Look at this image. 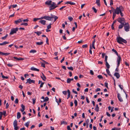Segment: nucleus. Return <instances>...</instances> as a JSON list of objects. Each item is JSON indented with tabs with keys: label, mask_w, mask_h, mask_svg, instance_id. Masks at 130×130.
Returning a JSON list of instances; mask_svg holds the SVG:
<instances>
[{
	"label": "nucleus",
	"mask_w": 130,
	"mask_h": 130,
	"mask_svg": "<svg viewBox=\"0 0 130 130\" xmlns=\"http://www.w3.org/2000/svg\"><path fill=\"white\" fill-rule=\"evenodd\" d=\"M116 39L117 42L120 44H123L122 42L125 43H126L127 42V41L126 40L123 39L120 37H117Z\"/></svg>",
	"instance_id": "nucleus-1"
},
{
	"label": "nucleus",
	"mask_w": 130,
	"mask_h": 130,
	"mask_svg": "<svg viewBox=\"0 0 130 130\" xmlns=\"http://www.w3.org/2000/svg\"><path fill=\"white\" fill-rule=\"evenodd\" d=\"M122 6H120L119 7H117L116 9L113 8L112 7V8L113 10L115 12H114V13H115L117 14H119L120 12L121 11V8H122Z\"/></svg>",
	"instance_id": "nucleus-2"
},
{
	"label": "nucleus",
	"mask_w": 130,
	"mask_h": 130,
	"mask_svg": "<svg viewBox=\"0 0 130 130\" xmlns=\"http://www.w3.org/2000/svg\"><path fill=\"white\" fill-rule=\"evenodd\" d=\"M124 30L128 32L129 31L130 26L129 24L128 23H125L124 24Z\"/></svg>",
	"instance_id": "nucleus-3"
},
{
	"label": "nucleus",
	"mask_w": 130,
	"mask_h": 130,
	"mask_svg": "<svg viewBox=\"0 0 130 130\" xmlns=\"http://www.w3.org/2000/svg\"><path fill=\"white\" fill-rule=\"evenodd\" d=\"M19 28L16 27L15 28H13L11 29L10 32V35H12L14 33H16L17 32Z\"/></svg>",
	"instance_id": "nucleus-4"
},
{
	"label": "nucleus",
	"mask_w": 130,
	"mask_h": 130,
	"mask_svg": "<svg viewBox=\"0 0 130 130\" xmlns=\"http://www.w3.org/2000/svg\"><path fill=\"white\" fill-rule=\"evenodd\" d=\"M117 21L121 24H124L125 23V20L123 18H119L117 20Z\"/></svg>",
	"instance_id": "nucleus-5"
},
{
	"label": "nucleus",
	"mask_w": 130,
	"mask_h": 130,
	"mask_svg": "<svg viewBox=\"0 0 130 130\" xmlns=\"http://www.w3.org/2000/svg\"><path fill=\"white\" fill-rule=\"evenodd\" d=\"M117 58V67H118L120 63V62L121 61V58L120 55L118 56Z\"/></svg>",
	"instance_id": "nucleus-6"
},
{
	"label": "nucleus",
	"mask_w": 130,
	"mask_h": 130,
	"mask_svg": "<svg viewBox=\"0 0 130 130\" xmlns=\"http://www.w3.org/2000/svg\"><path fill=\"white\" fill-rule=\"evenodd\" d=\"M41 19H44L46 20L49 21H51V17L48 16H44L41 17Z\"/></svg>",
	"instance_id": "nucleus-7"
},
{
	"label": "nucleus",
	"mask_w": 130,
	"mask_h": 130,
	"mask_svg": "<svg viewBox=\"0 0 130 130\" xmlns=\"http://www.w3.org/2000/svg\"><path fill=\"white\" fill-rule=\"evenodd\" d=\"M51 21L53 20V19H54V22L58 18V17L57 16L54 15L52 14H51Z\"/></svg>",
	"instance_id": "nucleus-8"
},
{
	"label": "nucleus",
	"mask_w": 130,
	"mask_h": 130,
	"mask_svg": "<svg viewBox=\"0 0 130 130\" xmlns=\"http://www.w3.org/2000/svg\"><path fill=\"white\" fill-rule=\"evenodd\" d=\"M51 21L53 20V19H54V22L58 18V17L57 16L54 15L52 14H51Z\"/></svg>",
	"instance_id": "nucleus-9"
},
{
	"label": "nucleus",
	"mask_w": 130,
	"mask_h": 130,
	"mask_svg": "<svg viewBox=\"0 0 130 130\" xmlns=\"http://www.w3.org/2000/svg\"><path fill=\"white\" fill-rule=\"evenodd\" d=\"M27 82L26 83H28L29 84H30L31 83H35V81L34 80H31L30 78L27 79Z\"/></svg>",
	"instance_id": "nucleus-10"
},
{
	"label": "nucleus",
	"mask_w": 130,
	"mask_h": 130,
	"mask_svg": "<svg viewBox=\"0 0 130 130\" xmlns=\"http://www.w3.org/2000/svg\"><path fill=\"white\" fill-rule=\"evenodd\" d=\"M23 18H21L20 19H19L18 20L15 21H14V23H15V24H17L18 23L22 22L23 20H22Z\"/></svg>",
	"instance_id": "nucleus-11"
},
{
	"label": "nucleus",
	"mask_w": 130,
	"mask_h": 130,
	"mask_svg": "<svg viewBox=\"0 0 130 130\" xmlns=\"http://www.w3.org/2000/svg\"><path fill=\"white\" fill-rule=\"evenodd\" d=\"M118 98L120 102H122L123 101V100L122 98L121 95L119 93H118Z\"/></svg>",
	"instance_id": "nucleus-12"
},
{
	"label": "nucleus",
	"mask_w": 130,
	"mask_h": 130,
	"mask_svg": "<svg viewBox=\"0 0 130 130\" xmlns=\"http://www.w3.org/2000/svg\"><path fill=\"white\" fill-rule=\"evenodd\" d=\"M10 54V53H3L2 52L0 51V55H4L5 56L8 55Z\"/></svg>",
	"instance_id": "nucleus-13"
},
{
	"label": "nucleus",
	"mask_w": 130,
	"mask_h": 130,
	"mask_svg": "<svg viewBox=\"0 0 130 130\" xmlns=\"http://www.w3.org/2000/svg\"><path fill=\"white\" fill-rule=\"evenodd\" d=\"M42 73V75L41 76V77L43 80L45 81L46 80V78L43 73Z\"/></svg>",
	"instance_id": "nucleus-14"
},
{
	"label": "nucleus",
	"mask_w": 130,
	"mask_h": 130,
	"mask_svg": "<svg viewBox=\"0 0 130 130\" xmlns=\"http://www.w3.org/2000/svg\"><path fill=\"white\" fill-rule=\"evenodd\" d=\"M114 75L116 76L118 79L120 77V75L119 73L117 72H116L114 74Z\"/></svg>",
	"instance_id": "nucleus-15"
},
{
	"label": "nucleus",
	"mask_w": 130,
	"mask_h": 130,
	"mask_svg": "<svg viewBox=\"0 0 130 130\" xmlns=\"http://www.w3.org/2000/svg\"><path fill=\"white\" fill-rule=\"evenodd\" d=\"M21 106L22 108L20 110L22 112L24 111L25 109V106L23 104H21Z\"/></svg>",
	"instance_id": "nucleus-16"
},
{
	"label": "nucleus",
	"mask_w": 130,
	"mask_h": 130,
	"mask_svg": "<svg viewBox=\"0 0 130 130\" xmlns=\"http://www.w3.org/2000/svg\"><path fill=\"white\" fill-rule=\"evenodd\" d=\"M46 22V21L44 20H40L39 21V22L43 25H45V24Z\"/></svg>",
	"instance_id": "nucleus-17"
},
{
	"label": "nucleus",
	"mask_w": 130,
	"mask_h": 130,
	"mask_svg": "<svg viewBox=\"0 0 130 130\" xmlns=\"http://www.w3.org/2000/svg\"><path fill=\"white\" fill-rule=\"evenodd\" d=\"M31 70L39 71V69L34 68V67H32L30 69Z\"/></svg>",
	"instance_id": "nucleus-18"
},
{
	"label": "nucleus",
	"mask_w": 130,
	"mask_h": 130,
	"mask_svg": "<svg viewBox=\"0 0 130 130\" xmlns=\"http://www.w3.org/2000/svg\"><path fill=\"white\" fill-rule=\"evenodd\" d=\"M52 3L51 1H47L45 3V4L47 5H51V3Z\"/></svg>",
	"instance_id": "nucleus-19"
},
{
	"label": "nucleus",
	"mask_w": 130,
	"mask_h": 130,
	"mask_svg": "<svg viewBox=\"0 0 130 130\" xmlns=\"http://www.w3.org/2000/svg\"><path fill=\"white\" fill-rule=\"evenodd\" d=\"M66 4H69L71 5H74L75 4V3L73 2H71L70 1H68L67 2L65 3Z\"/></svg>",
	"instance_id": "nucleus-20"
},
{
	"label": "nucleus",
	"mask_w": 130,
	"mask_h": 130,
	"mask_svg": "<svg viewBox=\"0 0 130 130\" xmlns=\"http://www.w3.org/2000/svg\"><path fill=\"white\" fill-rule=\"evenodd\" d=\"M13 58L17 60H24V58H18L16 57H13Z\"/></svg>",
	"instance_id": "nucleus-21"
},
{
	"label": "nucleus",
	"mask_w": 130,
	"mask_h": 130,
	"mask_svg": "<svg viewBox=\"0 0 130 130\" xmlns=\"http://www.w3.org/2000/svg\"><path fill=\"white\" fill-rule=\"evenodd\" d=\"M106 71L108 74L110 76L112 77V75L110 74V72L109 70L108 69H106Z\"/></svg>",
	"instance_id": "nucleus-22"
},
{
	"label": "nucleus",
	"mask_w": 130,
	"mask_h": 130,
	"mask_svg": "<svg viewBox=\"0 0 130 130\" xmlns=\"http://www.w3.org/2000/svg\"><path fill=\"white\" fill-rule=\"evenodd\" d=\"M9 42H8L5 41L2 43H0V45H3L9 43Z\"/></svg>",
	"instance_id": "nucleus-23"
},
{
	"label": "nucleus",
	"mask_w": 130,
	"mask_h": 130,
	"mask_svg": "<svg viewBox=\"0 0 130 130\" xmlns=\"http://www.w3.org/2000/svg\"><path fill=\"white\" fill-rule=\"evenodd\" d=\"M99 107L98 104H96V107L95 108V110L96 112H98L99 111Z\"/></svg>",
	"instance_id": "nucleus-24"
},
{
	"label": "nucleus",
	"mask_w": 130,
	"mask_h": 130,
	"mask_svg": "<svg viewBox=\"0 0 130 130\" xmlns=\"http://www.w3.org/2000/svg\"><path fill=\"white\" fill-rule=\"evenodd\" d=\"M105 65L107 68V69H109L110 68V66L108 62H106Z\"/></svg>",
	"instance_id": "nucleus-25"
},
{
	"label": "nucleus",
	"mask_w": 130,
	"mask_h": 130,
	"mask_svg": "<svg viewBox=\"0 0 130 130\" xmlns=\"http://www.w3.org/2000/svg\"><path fill=\"white\" fill-rule=\"evenodd\" d=\"M17 121L16 120H14L13 122V125L14 126H17Z\"/></svg>",
	"instance_id": "nucleus-26"
},
{
	"label": "nucleus",
	"mask_w": 130,
	"mask_h": 130,
	"mask_svg": "<svg viewBox=\"0 0 130 130\" xmlns=\"http://www.w3.org/2000/svg\"><path fill=\"white\" fill-rule=\"evenodd\" d=\"M124 25V24H121L119 26V29H122Z\"/></svg>",
	"instance_id": "nucleus-27"
},
{
	"label": "nucleus",
	"mask_w": 130,
	"mask_h": 130,
	"mask_svg": "<svg viewBox=\"0 0 130 130\" xmlns=\"http://www.w3.org/2000/svg\"><path fill=\"white\" fill-rule=\"evenodd\" d=\"M112 51L114 52H115V54L118 56H119V54L118 53V52H117V51L115 50V49H113L112 50Z\"/></svg>",
	"instance_id": "nucleus-28"
},
{
	"label": "nucleus",
	"mask_w": 130,
	"mask_h": 130,
	"mask_svg": "<svg viewBox=\"0 0 130 130\" xmlns=\"http://www.w3.org/2000/svg\"><path fill=\"white\" fill-rule=\"evenodd\" d=\"M51 6H52V7H58L57 6H56V4L54 2H52V3L51 4Z\"/></svg>",
	"instance_id": "nucleus-29"
},
{
	"label": "nucleus",
	"mask_w": 130,
	"mask_h": 130,
	"mask_svg": "<svg viewBox=\"0 0 130 130\" xmlns=\"http://www.w3.org/2000/svg\"><path fill=\"white\" fill-rule=\"evenodd\" d=\"M21 117L20 113V112H18L17 113V118L18 119H19Z\"/></svg>",
	"instance_id": "nucleus-30"
},
{
	"label": "nucleus",
	"mask_w": 130,
	"mask_h": 130,
	"mask_svg": "<svg viewBox=\"0 0 130 130\" xmlns=\"http://www.w3.org/2000/svg\"><path fill=\"white\" fill-rule=\"evenodd\" d=\"M43 43V41L41 42H36V44L38 45H42Z\"/></svg>",
	"instance_id": "nucleus-31"
},
{
	"label": "nucleus",
	"mask_w": 130,
	"mask_h": 130,
	"mask_svg": "<svg viewBox=\"0 0 130 130\" xmlns=\"http://www.w3.org/2000/svg\"><path fill=\"white\" fill-rule=\"evenodd\" d=\"M96 3L98 6H100V0H96Z\"/></svg>",
	"instance_id": "nucleus-32"
},
{
	"label": "nucleus",
	"mask_w": 130,
	"mask_h": 130,
	"mask_svg": "<svg viewBox=\"0 0 130 130\" xmlns=\"http://www.w3.org/2000/svg\"><path fill=\"white\" fill-rule=\"evenodd\" d=\"M29 123L30 122L28 121L24 124V125L28 128V126L29 125Z\"/></svg>",
	"instance_id": "nucleus-33"
},
{
	"label": "nucleus",
	"mask_w": 130,
	"mask_h": 130,
	"mask_svg": "<svg viewBox=\"0 0 130 130\" xmlns=\"http://www.w3.org/2000/svg\"><path fill=\"white\" fill-rule=\"evenodd\" d=\"M41 17L39 18H34L33 19V21L34 22H35L37 21L38 20H41Z\"/></svg>",
	"instance_id": "nucleus-34"
},
{
	"label": "nucleus",
	"mask_w": 130,
	"mask_h": 130,
	"mask_svg": "<svg viewBox=\"0 0 130 130\" xmlns=\"http://www.w3.org/2000/svg\"><path fill=\"white\" fill-rule=\"evenodd\" d=\"M56 6L54 7H52V6H51L49 7V9L50 10H53V9H54L55 8H56Z\"/></svg>",
	"instance_id": "nucleus-35"
},
{
	"label": "nucleus",
	"mask_w": 130,
	"mask_h": 130,
	"mask_svg": "<svg viewBox=\"0 0 130 130\" xmlns=\"http://www.w3.org/2000/svg\"><path fill=\"white\" fill-rule=\"evenodd\" d=\"M116 14L115 13H114V12H113V17L112 19L113 20H114L115 19V18L116 15Z\"/></svg>",
	"instance_id": "nucleus-36"
},
{
	"label": "nucleus",
	"mask_w": 130,
	"mask_h": 130,
	"mask_svg": "<svg viewBox=\"0 0 130 130\" xmlns=\"http://www.w3.org/2000/svg\"><path fill=\"white\" fill-rule=\"evenodd\" d=\"M49 100V98L48 97H45V99L43 101V102H46L48 101Z\"/></svg>",
	"instance_id": "nucleus-37"
},
{
	"label": "nucleus",
	"mask_w": 130,
	"mask_h": 130,
	"mask_svg": "<svg viewBox=\"0 0 130 130\" xmlns=\"http://www.w3.org/2000/svg\"><path fill=\"white\" fill-rule=\"evenodd\" d=\"M8 34H6L5 36L2 38V39L3 40H5L6 39L7 37L8 36Z\"/></svg>",
	"instance_id": "nucleus-38"
},
{
	"label": "nucleus",
	"mask_w": 130,
	"mask_h": 130,
	"mask_svg": "<svg viewBox=\"0 0 130 130\" xmlns=\"http://www.w3.org/2000/svg\"><path fill=\"white\" fill-rule=\"evenodd\" d=\"M36 52V50H30L29 52L30 53H35Z\"/></svg>",
	"instance_id": "nucleus-39"
},
{
	"label": "nucleus",
	"mask_w": 130,
	"mask_h": 130,
	"mask_svg": "<svg viewBox=\"0 0 130 130\" xmlns=\"http://www.w3.org/2000/svg\"><path fill=\"white\" fill-rule=\"evenodd\" d=\"M92 48V47H91V45H90V49L89 52V53H90V54H92V52L91 51V49Z\"/></svg>",
	"instance_id": "nucleus-40"
},
{
	"label": "nucleus",
	"mask_w": 130,
	"mask_h": 130,
	"mask_svg": "<svg viewBox=\"0 0 130 130\" xmlns=\"http://www.w3.org/2000/svg\"><path fill=\"white\" fill-rule=\"evenodd\" d=\"M35 33L38 36H39V35H40L42 33V32L41 31H37L36 32H35Z\"/></svg>",
	"instance_id": "nucleus-41"
},
{
	"label": "nucleus",
	"mask_w": 130,
	"mask_h": 130,
	"mask_svg": "<svg viewBox=\"0 0 130 130\" xmlns=\"http://www.w3.org/2000/svg\"><path fill=\"white\" fill-rule=\"evenodd\" d=\"M21 25H24L26 26H27L28 25V24L27 23H21Z\"/></svg>",
	"instance_id": "nucleus-42"
},
{
	"label": "nucleus",
	"mask_w": 130,
	"mask_h": 130,
	"mask_svg": "<svg viewBox=\"0 0 130 130\" xmlns=\"http://www.w3.org/2000/svg\"><path fill=\"white\" fill-rule=\"evenodd\" d=\"M74 103L75 104V106H76L77 105V102L76 100H75L74 101Z\"/></svg>",
	"instance_id": "nucleus-43"
},
{
	"label": "nucleus",
	"mask_w": 130,
	"mask_h": 130,
	"mask_svg": "<svg viewBox=\"0 0 130 130\" xmlns=\"http://www.w3.org/2000/svg\"><path fill=\"white\" fill-rule=\"evenodd\" d=\"M56 101L58 103V104H59V103H60L61 102V99L60 98H59V101H58V102L57 100V99H56Z\"/></svg>",
	"instance_id": "nucleus-44"
},
{
	"label": "nucleus",
	"mask_w": 130,
	"mask_h": 130,
	"mask_svg": "<svg viewBox=\"0 0 130 130\" xmlns=\"http://www.w3.org/2000/svg\"><path fill=\"white\" fill-rule=\"evenodd\" d=\"M71 81L70 78H68L67 79V83H71Z\"/></svg>",
	"instance_id": "nucleus-45"
},
{
	"label": "nucleus",
	"mask_w": 130,
	"mask_h": 130,
	"mask_svg": "<svg viewBox=\"0 0 130 130\" xmlns=\"http://www.w3.org/2000/svg\"><path fill=\"white\" fill-rule=\"evenodd\" d=\"M51 24L50 23L47 26V29H49L51 28Z\"/></svg>",
	"instance_id": "nucleus-46"
},
{
	"label": "nucleus",
	"mask_w": 130,
	"mask_h": 130,
	"mask_svg": "<svg viewBox=\"0 0 130 130\" xmlns=\"http://www.w3.org/2000/svg\"><path fill=\"white\" fill-rule=\"evenodd\" d=\"M67 68L68 69L70 70H73V68L72 67H68Z\"/></svg>",
	"instance_id": "nucleus-47"
},
{
	"label": "nucleus",
	"mask_w": 130,
	"mask_h": 130,
	"mask_svg": "<svg viewBox=\"0 0 130 130\" xmlns=\"http://www.w3.org/2000/svg\"><path fill=\"white\" fill-rule=\"evenodd\" d=\"M108 58V56L107 55H106L105 56V62H108L107 61V59Z\"/></svg>",
	"instance_id": "nucleus-48"
},
{
	"label": "nucleus",
	"mask_w": 130,
	"mask_h": 130,
	"mask_svg": "<svg viewBox=\"0 0 130 130\" xmlns=\"http://www.w3.org/2000/svg\"><path fill=\"white\" fill-rule=\"evenodd\" d=\"M14 129L15 130H18L19 129V127L17 126H17H14Z\"/></svg>",
	"instance_id": "nucleus-49"
},
{
	"label": "nucleus",
	"mask_w": 130,
	"mask_h": 130,
	"mask_svg": "<svg viewBox=\"0 0 130 130\" xmlns=\"http://www.w3.org/2000/svg\"><path fill=\"white\" fill-rule=\"evenodd\" d=\"M19 100L18 99H15L14 102L15 104H18V103Z\"/></svg>",
	"instance_id": "nucleus-50"
},
{
	"label": "nucleus",
	"mask_w": 130,
	"mask_h": 130,
	"mask_svg": "<svg viewBox=\"0 0 130 130\" xmlns=\"http://www.w3.org/2000/svg\"><path fill=\"white\" fill-rule=\"evenodd\" d=\"M98 77L100 79H102L103 78L102 76L101 75H99L98 76Z\"/></svg>",
	"instance_id": "nucleus-51"
},
{
	"label": "nucleus",
	"mask_w": 130,
	"mask_h": 130,
	"mask_svg": "<svg viewBox=\"0 0 130 130\" xmlns=\"http://www.w3.org/2000/svg\"><path fill=\"white\" fill-rule=\"evenodd\" d=\"M92 9L93 10L94 12L95 13H96L97 12V10L95 8L93 7H92Z\"/></svg>",
	"instance_id": "nucleus-52"
},
{
	"label": "nucleus",
	"mask_w": 130,
	"mask_h": 130,
	"mask_svg": "<svg viewBox=\"0 0 130 130\" xmlns=\"http://www.w3.org/2000/svg\"><path fill=\"white\" fill-rule=\"evenodd\" d=\"M88 46V45L87 44L84 45H82V47L83 48H86Z\"/></svg>",
	"instance_id": "nucleus-53"
},
{
	"label": "nucleus",
	"mask_w": 130,
	"mask_h": 130,
	"mask_svg": "<svg viewBox=\"0 0 130 130\" xmlns=\"http://www.w3.org/2000/svg\"><path fill=\"white\" fill-rule=\"evenodd\" d=\"M33 104H34L36 102V99L35 98H33L32 99Z\"/></svg>",
	"instance_id": "nucleus-54"
},
{
	"label": "nucleus",
	"mask_w": 130,
	"mask_h": 130,
	"mask_svg": "<svg viewBox=\"0 0 130 130\" xmlns=\"http://www.w3.org/2000/svg\"><path fill=\"white\" fill-rule=\"evenodd\" d=\"M0 120H1L2 119V116L3 115V113L2 112H0Z\"/></svg>",
	"instance_id": "nucleus-55"
},
{
	"label": "nucleus",
	"mask_w": 130,
	"mask_h": 130,
	"mask_svg": "<svg viewBox=\"0 0 130 130\" xmlns=\"http://www.w3.org/2000/svg\"><path fill=\"white\" fill-rule=\"evenodd\" d=\"M68 19L70 21H71L72 20L73 18L72 17H68Z\"/></svg>",
	"instance_id": "nucleus-56"
},
{
	"label": "nucleus",
	"mask_w": 130,
	"mask_h": 130,
	"mask_svg": "<svg viewBox=\"0 0 130 130\" xmlns=\"http://www.w3.org/2000/svg\"><path fill=\"white\" fill-rule=\"evenodd\" d=\"M67 124V123L66 121H62L61 122V124Z\"/></svg>",
	"instance_id": "nucleus-57"
},
{
	"label": "nucleus",
	"mask_w": 130,
	"mask_h": 130,
	"mask_svg": "<svg viewBox=\"0 0 130 130\" xmlns=\"http://www.w3.org/2000/svg\"><path fill=\"white\" fill-rule=\"evenodd\" d=\"M2 77L3 78H5L6 79H7L8 78V77L7 76H5L3 75H2Z\"/></svg>",
	"instance_id": "nucleus-58"
},
{
	"label": "nucleus",
	"mask_w": 130,
	"mask_h": 130,
	"mask_svg": "<svg viewBox=\"0 0 130 130\" xmlns=\"http://www.w3.org/2000/svg\"><path fill=\"white\" fill-rule=\"evenodd\" d=\"M86 100L87 102L88 103H89L90 102V101H89V100L88 99V97H86Z\"/></svg>",
	"instance_id": "nucleus-59"
},
{
	"label": "nucleus",
	"mask_w": 130,
	"mask_h": 130,
	"mask_svg": "<svg viewBox=\"0 0 130 130\" xmlns=\"http://www.w3.org/2000/svg\"><path fill=\"white\" fill-rule=\"evenodd\" d=\"M110 6H112V5H113V0H110Z\"/></svg>",
	"instance_id": "nucleus-60"
},
{
	"label": "nucleus",
	"mask_w": 130,
	"mask_h": 130,
	"mask_svg": "<svg viewBox=\"0 0 130 130\" xmlns=\"http://www.w3.org/2000/svg\"><path fill=\"white\" fill-rule=\"evenodd\" d=\"M119 86L121 90H122L123 89V86L122 85H119Z\"/></svg>",
	"instance_id": "nucleus-61"
},
{
	"label": "nucleus",
	"mask_w": 130,
	"mask_h": 130,
	"mask_svg": "<svg viewBox=\"0 0 130 130\" xmlns=\"http://www.w3.org/2000/svg\"><path fill=\"white\" fill-rule=\"evenodd\" d=\"M44 83H43V82L41 83V84L40 85V88L42 87L43 86V85H44Z\"/></svg>",
	"instance_id": "nucleus-62"
},
{
	"label": "nucleus",
	"mask_w": 130,
	"mask_h": 130,
	"mask_svg": "<svg viewBox=\"0 0 130 130\" xmlns=\"http://www.w3.org/2000/svg\"><path fill=\"white\" fill-rule=\"evenodd\" d=\"M65 95H66L67 94V91H63L62 92Z\"/></svg>",
	"instance_id": "nucleus-63"
},
{
	"label": "nucleus",
	"mask_w": 130,
	"mask_h": 130,
	"mask_svg": "<svg viewBox=\"0 0 130 130\" xmlns=\"http://www.w3.org/2000/svg\"><path fill=\"white\" fill-rule=\"evenodd\" d=\"M7 65L9 67H12L13 65L10 63H9V64H7Z\"/></svg>",
	"instance_id": "nucleus-64"
}]
</instances>
